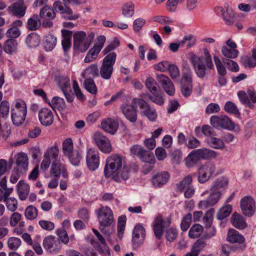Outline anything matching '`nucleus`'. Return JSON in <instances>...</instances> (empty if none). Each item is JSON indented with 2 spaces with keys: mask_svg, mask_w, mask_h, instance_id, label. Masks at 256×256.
Listing matches in <instances>:
<instances>
[{
  "mask_svg": "<svg viewBox=\"0 0 256 256\" xmlns=\"http://www.w3.org/2000/svg\"><path fill=\"white\" fill-rule=\"evenodd\" d=\"M104 174L106 178L112 176L114 181L121 182L128 178L130 168L124 166V159L122 156L118 154H113L106 159Z\"/></svg>",
  "mask_w": 256,
  "mask_h": 256,
  "instance_id": "obj_1",
  "label": "nucleus"
},
{
  "mask_svg": "<svg viewBox=\"0 0 256 256\" xmlns=\"http://www.w3.org/2000/svg\"><path fill=\"white\" fill-rule=\"evenodd\" d=\"M190 61L196 76L203 78L206 74L207 69L213 70L214 65L212 56L207 48L204 49V57L194 54H190Z\"/></svg>",
  "mask_w": 256,
  "mask_h": 256,
  "instance_id": "obj_2",
  "label": "nucleus"
},
{
  "mask_svg": "<svg viewBox=\"0 0 256 256\" xmlns=\"http://www.w3.org/2000/svg\"><path fill=\"white\" fill-rule=\"evenodd\" d=\"M116 54L112 52L108 54L103 59L100 68V76L104 80H110L113 72V66L116 62Z\"/></svg>",
  "mask_w": 256,
  "mask_h": 256,
  "instance_id": "obj_3",
  "label": "nucleus"
},
{
  "mask_svg": "<svg viewBox=\"0 0 256 256\" xmlns=\"http://www.w3.org/2000/svg\"><path fill=\"white\" fill-rule=\"evenodd\" d=\"M216 156V152L206 148L196 149L192 151L186 158V162L196 163L200 160L214 158Z\"/></svg>",
  "mask_w": 256,
  "mask_h": 256,
  "instance_id": "obj_4",
  "label": "nucleus"
},
{
  "mask_svg": "<svg viewBox=\"0 0 256 256\" xmlns=\"http://www.w3.org/2000/svg\"><path fill=\"white\" fill-rule=\"evenodd\" d=\"M132 104L134 106H138L142 110V114L151 121H155L157 118V113L156 110L152 108L145 100L141 98H134L132 100Z\"/></svg>",
  "mask_w": 256,
  "mask_h": 256,
  "instance_id": "obj_5",
  "label": "nucleus"
},
{
  "mask_svg": "<svg viewBox=\"0 0 256 256\" xmlns=\"http://www.w3.org/2000/svg\"><path fill=\"white\" fill-rule=\"evenodd\" d=\"M216 170V166L213 163L207 162L201 166L198 170V181L200 184L208 182Z\"/></svg>",
  "mask_w": 256,
  "mask_h": 256,
  "instance_id": "obj_6",
  "label": "nucleus"
},
{
  "mask_svg": "<svg viewBox=\"0 0 256 256\" xmlns=\"http://www.w3.org/2000/svg\"><path fill=\"white\" fill-rule=\"evenodd\" d=\"M74 48L80 52H85L90 46L86 39V34L84 31H78L74 33Z\"/></svg>",
  "mask_w": 256,
  "mask_h": 256,
  "instance_id": "obj_7",
  "label": "nucleus"
},
{
  "mask_svg": "<svg viewBox=\"0 0 256 256\" xmlns=\"http://www.w3.org/2000/svg\"><path fill=\"white\" fill-rule=\"evenodd\" d=\"M171 220L168 217L162 218L160 216L156 217L153 224V230L156 238H162L164 229L169 228Z\"/></svg>",
  "mask_w": 256,
  "mask_h": 256,
  "instance_id": "obj_8",
  "label": "nucleus"
},
{
  "mask_svg": "<svg viewBox=\"0 0 256 256\" xmlns=\"http://www.w3.org/2000/svg\"><path fill=\"white\" fill-rule=\"evenodd\" d=\"M100 224L110 226L114 222V214L112 210L108 206H101L96 210Z\"/></svg>",
  "mask_w": 256,
  "mask_h": 256,
  "instance_id": "obj_9",
  "label": "nucleus"
},
{
  "mask_svg": "<svg viewBox=\"0 0 256 256\" xmlns=\"http://www.w3.org/2000/svg\"><path fill=\"white\" fill-rule=\"evenodd\" d=\"M210 122L213 127L218 129L224 128L232 130L234 128V124L225 115L212 116L210 118Z\"/></svg>",
  "mask_w": 256,
  "mask_h": 256,
  "instance_id": "obj_10",
  "label": "nucleus"
},
{
  "mask_svg": "<svg viewBox=\"0 0 256 256\" xmlns=\"http://www.w3.org/2000/svg\"><path fill=\"white\" fill-rule=\"evenodd\" d=\"M26 9L27 6L24 0H12L8 10L12 15L21 18L24 16Z\"/></svg>",
  "mask_w": 256,
  "mask_h": 256,
  "instance_id": "obj_11",
  "label": "nucleus"
},
{
  "mask_svg": "<svg viewBox=\"0 0 256 256\" xmlns=\"http://www.w3.org/2000/svg\"><path fill=\"white\" fill-rule=\"evenodd\" d=\"M106 41V38L105 36L101 35L98 37L96 44L88 52L84 60V62H90L96 58L98 54L102 48Z\"/></svg>",
  "mask_w": 256,
  "mask_h": 256,
  "instance_id": "obj_12",
  "label": "nucleus"
},
{
  "mask_svg": "<svg viewBox=\"0 0 256 256\" xmlns=\"http://www.w3.org/2000/svg\"><path fill=\"white\" fill-rule=\"evenodd\" d=\"M43 246L46 250L50 253H57L62 248L60 240L53 236H49L44 238Z\"/></svg>",
  "mask_w": 256,
  "mask_h": 256,
  "instance_id": "obj_13",
  "label": "nucleus"
},
{
  "mask_svg": "<svg viewBox=\"0 0 256 256\" xmlns=\"http://www.w3.org/2000/svg\"><path fill=\"white\" fill-rule=\"evenodd\" d=\"M94 140L99 149L104 153L109 154L112 152V146L110 140L99 132L94 134Z\"/></svg>",
  "mask_w": 256,
  "mask_h": 256,
  "instance_id": "obj_14",
  "label": "nucleus"
},
{
  "mask_svg": "<svg viewBox=\"0 0 256 256\" xmlns=\"http://www.w3.org/2000/svg\"><path fill=\"white\" fill-rule=\"evenodd\" d=\"M240 206L242 212L246 216H252L255 212V202L250 196H246L240 200Z\"/></svg>",
  "mask_w": 256,
  "mask_h": 256,
  "instance_id": "obj_15",
  "label": "nucleus"
},
{
  "mask_svg": "<svg viewBox=\"0 0 256 256\" xmlns=\"http://www.w3.org/2000/svg\"><path fill=\"white\" fill-rule=\"evenodd\" d=\"M222 194L220 191H214L210 190L209 196L204 200H201L198 204V206L201 209H206L208 207H212L216 204L220 200Z\"/></svg>",
  "mask_w": 256,
  "mask_h": 256,
  "instance_id": "obj_16",
  "label": "nucleus"
},
{
  "mask_svg": "<svg viewBox=\"0 0 256 256\" xmlns=\"http://www.w3.org/2000/svg\"><path fill=\"white\" fill-rule=\"evenodd\" d=\"M86 162L89 170H94L97 169L100 164L98 151L94 148H89L87 151Z\"/></svg>",
  "mask_w": 256,
  "mask_h": 256,
  "instance_id": "obj_17",
  "label": "nucleus"
},
{
  "mask_svg": "<svg viewBox=\"0 0 256 256\" xmlns=\"http://www.w3.org/2000/svg\"><path fill=\"white\" fill-rule=\"evenodd\" d=\"M146 236V231L140 224H136L132 232V243L133 247L137 248L144 242Z\"/></svg>",
  "mask_w": 256,
  "mask_h": 256,
  "instance_id": "obj_18",
  "label": "nucleus"
},
{
  "mask_svg": "<svg viewBox=\"0 0 256 256\" xmlns=\"http://www.w3.org/2000/svg\"><path fill=\"white\" fill-rule=\"evenodd\" d=\"M157 80L168 94L172 96L174 94L175 88L174 86L168 76L163 74H157Z\"/></svg>",
  "mask_w": 256,
  "mask_h": 256,
  "instance_id": "obj_19",
  "label": "nucleus"
},
{
  "mask_svg": "<svg viewBox=\"0 0 256 256\" xmlns=\"http://www.w3.org/2000/svg\"><path fill=\"white\" fill-rule=\"evenodd\" d=\"M38 118L42 124L50 126L54 122V114L50 109L42 108L39 111Z\"/></svg>",
  "mask_w": 256,
  "mask_h": 256,
  "instance_id": "obj_20",
  "label": "nucleus"
},
{
  "mask_svg": "<svg viewBox=\"0 0 256 256\" xmlns=\"http://www.w3.org/2000/svg\"><path fill=\"white\" fill-rule=\"evenodd\" d=\"M137 106H133L132 102L131 103V106L126 104L121 106L122 114L132 122H134L137 120V114L136 110V108Z\"/></svg>",
  "mask_w": 256,
  "mask_h": 256,
  "instance_id": "obj_21",
  "label": "nucleus"
},
{
  "mask_svg": "<svg viewBox=\"0 0 256 256\" xmlns=\"http://www.w3.org/2000/svg\"><path fill=\"white\" fill-rule=\"evenodd\" d=\"M170 176L167 172H160L152 176V183L155 187H160L168 182Z\"/></svg>",
  "mask_w": 256,
  "mask_h": 256,
  "instance_id": "obj_22",
  "label": "nucleus"
},
{
  "mask_svg": "<svg viewBox=\"0 0 256 256\" xmlns=\"http://www.w3.org/2000/svg\"><path fill=\"white\" fill-rule=\"evenodd\" d=\"M217 11L222 16L224 20L226 25L230 26L233 24L235 21L236 14L230 8H227L226 12L222 7H218Z\"/></svg>",
  "mask_w": 256,
  "mask_h": 256,
  "instance_id": "obj_23",
  "label": "nucleus"
},
{
  "mask_svg": "<svg viewBox=\"0 0 256 256\" xmlns=\"http://www.w3.org/2000/svg\"><path fill=\"white\" fill-rule=\"evenodd\" d=\"M118 124L111 118L104 120L101 122V128L106 132L112 134H114L118 130Z\"/></svg>",
  "mask_w": 256,
  "mask_h": 256,
  "instance_id": "obj_24",
  "label": "nucleus"
},
{
  "mask_svg": "<svg viewBox=\"0 0 256 256\" xmlns=\"http://www.w3.org/2000/svg\"><path fill=\"white\" fill-rule=\"evenodd\" d=\"M3 50L9 55H14L17 52L18 42L15 39H8L3 44Z\"/></svg>",
  "mask_w": 256,
  "mask_h": 256,
  "instance_id": "obj_25",
  "label": "nucleus"
},
{
  "mask_svg": "<svg viewBox=\"0 0 256 256\" xmlns=\"http://www.w3.org/2000/svg\"><path fill=\"white\" fill-rule=\"evenodd\" d=\"M17 170L20 172H26L28 168V158L27 155L24 152L19 153L16 158Z\"/></svg>",
  "mask_w": 256,
  "mask_h": 256,
  "instance_id": "obj_26",
  "label": "nucleus"
},
{
  "mask_svg": "<svg viewBox=\"0 0 256 256\" xmlns=\"http://www.w3.org/2000/svg\"><path fill=\"white\" fill-rule=\"evenodd\" d=\"M241 62L245 68L255 67L256 66V48L252 50V55L242 56Z\"/></svg>",
  "mask_w": 256,
  "mask_h": 256,
  "instance_id": "obj_27",
  "label": "nucleus"
},
{
  "mask_svg": "<svg viewBox=\"0 0 256 256\" xmlns=\"http://www.w3.org/2000/svg\"><path fill=\"white\" fill-rule=\"evenodd\" d=\"M57 42L56 38L52 34L46 35L43 42V46L46 52H50L54 50Z\"/></svg>",
  "mask_w": 256,
  "mask_h": 256,
  "instance_id": "obj_28",
  "label": "nucleus"
},
{
  "mask_svg": "<svg viewBox=\"0 0 256 256\" xmlns=\"http://www.w3.org/2000/svg\"><path fill=\"white\" fill-rule=\"evenodd\" d=\"M30 186L28 184L20 181L17 184L18 194L21 200H24L27 198L29 192Z\"/></svg>",
  "mask_w": 256,
  "mask_h": 256,
  "instance_id": "obj_29",
  "label": "nucleus"
},
{
  "mask_svg": "<svg viewBox=\"0 0 256 256\" xmlns=\"http://www.w3.org/2000/svg\"><path fill=\"white\" fill-rule=\"evenodd\" d=\"M227 240L231 243H243L244 237L234 230H230L227 234Z\"/></svg>",
  "mask_w": 256,
  "mask_h": 256,
  "instance_id": "obj_30",
  "label": "nucleus"
},
{
  "mask_svg": "<svg viewBox=\"0 0 256 256\" xmlns=\"http://www.w3.org/2000/svg\"><path fill=\"white\" fill-rule=\"evenodd\" d=\"M15 111L11 112L12 120L14 125L20 126L24 121L27 112L22 110L18 111V110Z\"/></svg>",
  "mask_w": 256,
  "mask_h": 256,
  "instance_id": "obj_31",
  "label": "nucleus"
},
{
  "mask_svg": "<svg viewBox=\"0 0 256 256\" xmlns=\"http://www.w3.org/2000/svg\"><path fill=\"white\" fill-rule=\"evenodd\" d=\"M232 225L236 228L244 229L247 224L243 216L238 213H234L232 216Z\"/></svg>",
  "mask_w": 256,
  "mask_h": 256,
  "instance_id": "obj_32",
  "label": "nucleus"
},
{
  "mask_svg": "<svg viewBox=\"0 0 256 256\" xmlns=\"http://www.w3.org/2000/svg\"><path fill=\"white\" fill-rule=\"evenodd\" d=\"M228 184V180L224 178H220L215 180L212 184L210 190L214 191H220L225 189Z\"/></svg>",
  "mask_w": 256,
  "mask_h": 256,
  "instance_id": "obj_33",
  "label": "nucleus"
},
{
  "mask_svg": "<svg viewBox=\"0 0 256 256\" xmlns=\"http://www.w3.org/2000/svg\"><path fill=\"white\" fill-rule=\"evenodd\" d=\"M40 42V36L36 33H31L28 34L26 39V42L28 47L35 48L38 46Z\"/></svg>",
  "mask_w": 256,
  "mask_h": 256,
  "instance_id": "obj_34",
  "label": "nucleus"
},
{
  "mask_svg": "<svg viewBox=\"0 0 256 256\" xmlns=\"http://www.w3.org/2000/svg\"><path fill=\"white\" fill-rule=\"evenodd\" d=\"M56 14L53 8L46 6L41 8L40 12V16L42 19H54Z\"/></svg>",
  "mask_w": 256,
  "mask_h": 256,
  "instance_id": "obj_35",
  "label": "nucleus"
},
{
  "mask_svg": "<svg viewBox=\"0 0 256 256\" xmlns=\"http://www.w3.org/2000/svg\"><path fill=\"white\" fill-rule=\"evenodd\" d=\"M82 76L84 78H90L89 77H96L98 76V64H94L86 68L82 73Z\"/></svg>",
  "mask_w": 256,
  "mask_h": 256,
  "instance_id": "obj_36",
  "label": "nucleus"
},
{
  "mask_svg": "<svg viewBox=\"0 0 256 256\" xmlns=\"http://www.w3.org/2000/svg\"><path fill=\"white\" fill-rule=\"evenodd\" d=\"M192 178L190 176H187L184 178L179 183L176 184V190L182 192L192 185Z\"/></svg>",
  "mask_w": 256,
  "mask_h": 256,
  "instance_id": "obj_37",
  "label": "nucleus"
},
{
  "mask_svg": "<svg viewBox=\"0 0 256 256\" xmlns=\"http://www.w3.org/2000/svg\"><path fill=\"white\" fill-rule=\"evenodd\" d=\"M41 25V22L37 15H33L30 18L27 22V28L31 30H38Z\"/></svg>",
  "mask_w": 256,
  "mask_h": 256,
  "instance_id": "obj_38",
  "label": "nucleus"
},
{
  "mask_svg": "<svg viewBox=\"0 0 256 256\" xmlns=\"http://www.w3.org/2000/svg\"><path fill=\"white\" fill-rule=\"evenodd\" d=\"M38 214L37 208L34 206H28L24 210V216L28 220H35Z\"/></svg>",
  "mask_w": 256,
  "mask_h": 256,
  "instance_id": "obj_39",
  "label": "nucleus"
},
{
  "mask_svg": "<svg viewBox=\"0 0 256 256\" xmlns=\"http://www.w3.org/2000/svg\"><path fill=\"white\" fill-rule=\"evenodd\" d=\"M203 227L200 224H195L190 228L188 232V236L192 238H198L202 233Z\"/></svg>",
  "mask_w": 256,
  "mask_h": 256,
  "instance_id": "obj_40",
  "label": "nucleus"
},
{
  "mask_svg": "<svg viewBox=\"0 0 256 256\" xmlns=\"http://www.w3.org/2000/svg\"><path fill=\"white\" fill-rule=\"evenodd\" d=\"M222 55L227 58L234 59L238 54V50L234 48H229L226 46H223L221 50Z\"/></svg>",
  "mask_w": 256,
  "mask_h": 256,
  "instance_id": "obj_41",
  "label": "nucleus"
},
{
  "mask_svg": "<svg viewBox=\"0 0 256 256\" xmlns=\"http://www.w3.org/2000/svg\"><path fill=\"white\" fill-rule=\"evenodd\" d=\"M85 89L92 94H96L97 92V88L92 78H86L84 83Z\"/></svg>",
  "mask_w": 256,
  "mask_h": 256,
  "instance_id": "obj_42",
  "label": "nucleus"
},
{
  "mask_svg": "<svg viewBox=\"0 0 256 256\" xmlns=\"http://www.w3.org/2000/svg\"><path fill=\"white\" fill-rule=\"evenodd\" d=\"M58 146H54L47 150L44 154V156L50 159L51 158L52 160H54V162H58Z\"/></svg>",
  "mask_w": 256,
  "mask_h": 256,
  "instance_id": "obj_43",
  "label": "nucleus"
},
{
  "mask_svg": "<svg viewBox=\"0 0 256 256\" xmlns=\"http://www.w3.org/2000/svg\"><path fill=\"white\" fill-rule=\"evenodd\" d=\"M232 206L230 204L226 205L218 210L216 217L218 219L222 220L228 216L231 213Z\"/></svg>",
  "mask_w": 256,
  "mask_h": 256,
  "instance_id": "obj_44",
  "label": "nucleus"
},
{
  "mask_svg": "<svg viewBox=\"0 0 256 256\" xmlns=\"http://www.w3.org/2000/svg\"><path fill=\"white\" fill-rule=\"evenodd\" d=\"M208 143L215 149H221L224 147V144L222 140L212 136L208 138Z\"/></svg>",
  "mask_w": 256,
  "mask_h": 256,
  "instance_id": "obj_45",
  "label": "nucleus"
},
{
  "mask_svg": "<svg viewBox=\"0 0 256 256\" xmlns=\"http://www.w3.org/2000/svg\"><path fill=\"white\" fill-rule=\"evenodd\" d=\"M125 216H121L118 218V237L119 240H121L123 237L124 228L126 226Z\"/></svg>",
  "mask_w": 256,
  "mask_h": 256,
  "instance_id": "obj_46",
  "label": "nucleus"
},
{
  "mask_svg": "<svg viewBox=\"0 0 256 256\" xmlns=\"http://www.w3.org/2000/svg\"><path fill=\"white\" fill-rule=\"evenodd\" d=\"M62 152L66 156H70L74 152L73 142L71 138H67L63 142Z\"/></svg>",
  "mask_w": 256,
  "mask_h": 256,
  "instance_id": "obj_47",
  "label": "nucleus"
},
{
  "mask_svg": "<svg viewBox=\"0 0 256 256\" xmlns=\"http://www.w3.org/2000/svg\"><path fill=\"white\" fill-rule=\"evenodd\" d=\"M4 200L6 203V206L8 210L14 212L18 208V201L14 198H6Z\"/></svg>",
  "mask_w": 256,
  "mask_h": 256,
  "instance_id": "obj_48",
  "label": "nucleus"
},
{
  "mask_svg": "<svg viewBox=\"0 0 256 256\" xmlns=\"http://www.w3.org/2000/svg\"><path fill=\"white\" fill-rule=\"evenodd\" d=\"M21 244L20 239L16 237H10L8 238L7 241L8 248L12 250H16L20 246Z\"/></svg>",
  "mask_w": 256,
  "mask_h": 256,
  "instance_id": "obj_49",
  "label": "nucleus"
},
{
  "mask_svg": "<svg viewBox=\"0 0 256 256\" xmlns=\"http://www.w3.org/2000/svg\"><path fill=\"white\" fill-rule=\"evenodd\" d=\"M58 84L62 92L70 90V80L66 76H60L58 79Z\"/></svg>",
  "mask_w": 256,
  "mask_h": 256,
  "instance_id": "obj_50",
  "label": "nucleus"
},
{
  "mask_svg": "<svg viewBox=\"0 0 256 256\" xmlns=\"http://www.w3.org/2000/svg\"><path fill=\"white\" fill-rule=\"evenodd\" d=\"M146 88L149 91L153 94L156 93L158 88V84L156 82L152 77H148L146 80L145 82Z\"/></svg>",
  "mask_w": 256,
  "mask_h": 256,
  "instance_id": "obj_51",
  "label": "nucleus"
},
{
  "mask_svg": "<svg viewBox=\"0 0 256 256\" xmlns=\"http://www.w3.org/2000/svg\"><path fill=\"white\" fill-rule=\"evenodd\" d=\"M238 96L241 103L251 108L254 107V105L249 100L248 94L244 91H239L238 92Z\"/></svg>",
  "mask_w": 256,
  "mask_h": 256,
  "instance_id": "obj_52",
  "label": "nucleus"
},
{
  "mask_svg": "<svg viewBox=\"0 0 256 256\" xmlns=\"http://www.w3.org/2000/svg\"><path fill=\"white\" fill-rule=\"evenodd\" d=\"M214 62L216 65L218 74H226V68L221 60L216 56H213Z\"/></svg>",
  "mask_w": 256,
  "mask_h": 256,
  "instance_id": "obj_53",
  "label": "nucleus"
},
{
  "mask_svg": "<svg viewBox=\"0 0 256 256\" xmlns=\"http://www.w3.org/2000/svg\"><path fill=\"white\" fill-rule=\"evenodd\" d=\"M52 106L53 108L63 110L65 108L64 100L58 96L54 97L52 100Z\"/></svg>",
  "mask_w": 256,
  "mask_h": 256,
  "instance_id": "obj_54",
  "label": "nucleus"
},
{
  "mask_svg": "<svg viewBox=\"0 0 256 256\" xmlns=\"http://www.w3.org/2000/svg\"><path fill=\"white\" fill-rule=\"evenodd\" d=\"M134 4L131 2L124 4L122 7V14L126 17H130L134 14Z\"/></svg>",
  "mask_w": 256,
  "mask_h": 256,
  "instance_id": "obj_55",
  "label": "nucleus"
},
{
  "mask_svg": "<svg viewBox=\"0 0 256 256\" xmlns=\"http://www.w3.org/2000/svg\"><path fill=\"white\" fill-rule=\"evenodd\" d=\"M10 112V104L6 100H3L0 104V116L6 118Z\"/></svg>",
  "mask_w": 256,
  "mask_h": 256,
  "instance_id": "obj_56",
  "label": "nucleus"
},
{
  "mask_svg": "<svg viewBox=\"0 0 256 256\" xmlns=\"http://www.w3.org/2000/svg\"><path fill=\"white\" fill-rule=\"evenodd\" d=\"M140 158L146 164H154L156 162L153 154L145 150L144 152L140 156Z\"/></svg>",
  "mask_w": 256,
  "mask_h": 256,
  "instance_id": "obj_57",
  "label": "nucleus"
},
{
  "mask_svg": "<svg viewBox=\"0 0 256 256\" xmlns=\"http://www.w3.org/2000/svg\"><path fill=\"white\" fill-rule=\"evenodd\" d=\"M71 164L74 166H78L82 158V154L78 151L74 152L70 156H67Z\"/></svg>",
  "mask_w": 256,
  "mask_h": 256,
  "instance_id": "obj_58",
  "label": "nucleus"
},
{
  "mask_svg": "<svg viewBox=\"0 0 256 256\" xmlns=\"http://www.w3.org/2000/svg\"><path fill=\"white\" fill-rule=\"evenodd\" d=\"M192 215L188 213L182 218L180 224V228L183 232L188 230L192 222Z\"/></svg>",
  "mask_w": 256,
  "mask_h": 256,
  "instance_id": "obj_59",
  "label": "nucleus"
},
{
  "mask_svg": "<svg viewBox=\"0 0 256 256\" xmlns=\"http://www.w3.org/2000/svg\"><path fill=\"white\" fill-rule=\"evenodd\" d=\"M178 236V230L171 228L168 230L166 234V240L170 243L173 242Z\"/></svg>",
  "mask_w": 256,
  "mask_h": 256,
  "instance_id": "obj_60",
  "label": "nucleus"
},
{
  "mask_svg": "<svg viewBox=\"0 0 256 256\" xmlns=\"http://www.w3.org/2000/svg\"><path fill=\"white\" fill-rule=\"evenodd\" d=\"M224 110L227 112L234 114H240L236 104L230 101L226 102L224 105Z\"/></svg>",
  "mask_w": 256,
  "mask_h": 256,
  "instance_id": "obj_61",
  "label": "nucleus"
},
{
  "mask_svg": "<svg viewBox=\"0 0 256 256\" xmlns=\"http://www.w3.org/2000/svg\"><path fill=\"white\" fill-rule=\"evenodd\" d=\"M62 14H64L65 15L63 16L68 20H75L79 16L78 14H73L72 10L66 6H64V9Z\"/></svg>",
  "mask_w": 256,
  "mask_h": 256,
  "instance_id": "obj_62",
  "label": "nucleus"
},
{
  "mask_svg": "<svg viewBox=\"0 0 256 256\" xmlns=\"http://www.w3.org/2000/svg\"><path fill=\"white\" fill-rule=\"evenodd\" d=\"M50 172L54 177L59 178L61 174V165L58 162H54L50 168Z\"/></svg>",
  "mask_w": 256,
  "mask_h": 256,
  "instance_id": "obj_63",
  "label": "nucleus"
},
{
  "mask_svg": "<svg viewBox=\"0 0 256 256\" xmlns=\"http://www.w3.org/2000/svg\"><path fill=\"white\" fill-rule=\"evenodd\" d=\"M180 84V90L182 94L185 97L189 96L192 92V84H187L183 82Z\"/></svg>",
  "mask_w": 256,
  "mask_h": 256,
  "instance_id": "obj_64",
  "label": "nucleus"
}]
</instances>
